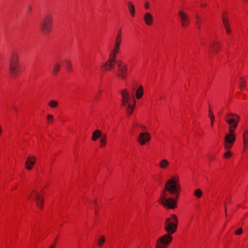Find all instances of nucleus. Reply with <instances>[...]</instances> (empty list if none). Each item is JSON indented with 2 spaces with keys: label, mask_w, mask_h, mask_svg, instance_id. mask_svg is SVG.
<instances>
[{
  "label": "nucleus",
  "mask_w": 248,
  "mask_h": 248,
  "mask_svg": "<svg viewBox=\"0 0 248 248\" xmlns=\"http://www.w3.org/2000/svg\"><path fill=\"white\" fill-rule=\"evenodd\" d=\"M52 15L50 13L44 15L40 23V29L43 34H48L52 26Z\"/></svg>",
  "instance_id": "nucleus-3"
},
{
  "label": "nucleus",
  "mask_w": 248,
  "mask_h": 248,
  "mask_svg": "<svg viewBox=\"0 0 248 248\" xmlns=\"http://www.w3.org/2000/svg\"><path fill=\"white\" fill-rule=\"evenodd\" d=\"M208 116L210 119L211 124H213L215 122V118L214 114L210 108L208 112Z\"/></svg>",
  "instance_id": "nucleus-28"
},
{
  "label": "nucleus",
  "mask_w": 248,
  "mask_h": 248,
  "mask_svg": "<svg viewBox=\"0 0 248 248\" xmlns=\"http://www.w3.org/2000/svg\"><path fill=\"white\" fill-rule=\"evenodd\" d=\"M196 18H197V24L198 25V28L199 29H200V24L202 22V20H201L200 17L198 16H196Z\"/></svg>",
  "instance_id": "nucleus-36"
},
{
  "label": "nucleus",
  "mask_w": 248,
  "mask_h": 248,
  "mask_svg": "<svg viewBox=\"0 0 248 248\" xmlns=\"http://www.w3.org/2000/svg\"><path fill=\"white\" fill-rule=\"evenodd\" d=\"M236 126L237 125H232V126H230L229 128V133H228V134H232V135H235L234 132L236 128Z\"/></svg>",
  "instance_id": "nucleus-30"
},
{
  "label": "nucleus",
  "mask_w": 248,
  "mask_h": 248,
  "mask_svg": "<svg viewBox=\"0 0 248 248\" xmlns=\"http://www.w3.org/2000/svg\"><path fill=\"white\" fill-rule=\"evenodd\" d=\"M28 199L33 200L37 207L40 209H43L44 200L42 190L32 189L29 194Z\"/></svg>",
  "instance_id": "nucleus-4"
},
{
  "label": "nucleus",
  "mask_w": 248,
  "mask_h": 248,
  "mask_svg": "<svg viewBox=\"0 0 248 248\" xmlns=\"http://www.w3.org/2000/svg\"><path fill=\"white\" fill-rule=\"evenodd\" d=\"M65 63H66V66L67 67L68 70H71L72 65H71V63L70 62L69 60H65Z\"/></svg>",
  "instance_id": "nucleus-35"
},
{
  "label": "nucleus",
  "mask_w": 248,
  "mask_h": 248,
  "mask_svg": "<svg viewBox=\"0 0 248 248\" xmlns=\"http://www.w3.org/2000/svg\"><path fill=\"white\" fill-rule=\"evenodd\" d=\"M121 94L122 96V105L124 107L127 106L126 109V112L130 115L133 110V106L129 103L130 96L127 90L124 89L122 90Z\"/></svg>",
  "instance_id": "nucleus-7"
},
{
  "label": "nucleus",
  "mask_w": 248,
  "mask_h": 248,
  "mask_svg": "<svg viewBox=\"0 0 248 248\" xmlns=\"http://www.w3.org/2000/svg\"><path fill=\"white\" fill-rule=\"evenodd\" d=\"M225 120L228 124H237L240 122V116L232 113H228L225 117Z\"/></svg>",
  "instance_id": "nucleus-11"
},
{
  "label": "nucleus",
  "mask_w": 248,
  "mask_h": 248,
  "mask_svg": "<svg viewBox=\"0 0 248 248\" xmlns=\"http://www.w3.org/2000/svg\"><path fill=\"white\" fill-rule=\"evenodd\" d=\"M102 132L99 130H95L92 135V140L93 141H96L97 139H98L100 137L101 138Z\"/></svg>",
  "instance_id": "nucleus-18"
},
{
  "label": "nucleus",
  "mask_w": 248,
  "mask_h": 248,
  "mask_svg": "<svg viewBox=\"0 0 248 248\" xmlns=\"http://www.w3.org/2000/svg\"><path fill=\"white\" fill-rule=\"evenodd\" d=\"M248 145V131H245L243 134V145L245 149Z\"/></svg>",
  "instance_id": "nucleus-21"
},
{
  "label": "nucleus",
  "mask_w": 248,
  "mask_h": 248,
  "mask_svg": "<svg viewBox=\"0 0 248 248\" xmlns=\"http://www.w3.org/2000/svg\"><path fill=\"white\" fill-rule=\"evenodd\" d=\"M105 242V237L104 236H101L98 238L97 245L99 247H102Z\"/></svg>",
  "instance_id": "nucleus-24"
},
{
  "label": "nucleus",
  "mask_w": 248,
  "mask_h": 248,
  "mask_svg": "<svg viewBox=\"0 0 248 248\" xmlns=\"http://www.w3.org/2000/svg\"><path fill=\"white\" fill-rule=\"evenodd\" d=\"M172 239V236L166 234L158 237L155 241V248H168Z\"/></svg>",
  "instance_id": "nucleus-5"
},
{
  "label": "nucleus",
  "mask_w": 248,
  "mask_h": 248,
  "mask_svg": "<svg viewBox=\"0 0 248 248\" xmlns=\"http://www.w3.org/2000/svg\"><path fill=\"white\" fill-rule=\"evenodd\" d=\"M56 244V241H55L54 243L53 244H52L48 248H55Z\"/></svg>",
  "instance_id": "nucleus-41"
},
{
  "label": "nucleus",
  "mask_w": 248,
  "mask_h": 248,
  "mask_svg": "<svg viewBox=\"0 0 248 248\" xmlns=\"http://www.w3.org/2000/svg\"><path fill=\"white\" fill-rule=\"evenodd\" d=\"M9 71L14 77H17L19 73V64L16 54H13L10 59Z\"/></svg>",
  "instance_id": "nucleus-6"
},
{
  "label": "nucleus",
  "mask_w": 248,
  "mask_h": 248,
  "mask_svg": "<svg viewBox=\"0 0 248 248\" xmlns=\"http://www.w3.org/2000/svg\"><path fill=\"white\" fill-rule=\"evenodd\" d=\"M151 139V136L148 132H141L139 134L137 141L140 146H144L147 144Z\"/></svg>",
  "instance_id": "nucleus-8"
},
{
  "label": "nucleus",
  "mask_w": 248,
  "mask_h": 248,
  "mask_svg": "<svg viewBox=\"0 0 248 248\" xmlns=\"http://www.w3.org/2000/svg\"><path fill=\"white\" fill-rule=\"evenodd\" d=\"M149 5L148 3V2H146L145 3V8L148 9L149 8Z\"/></svg>",
  "instance_id": "nucleus-43"
},
{
  "label": "nucleus",
  "mask_w": 248,
  "mask_h": 248,
  "mask_svg": "<svg viewBox=\"0 0 248 248\" xmlns=\"http://www.w3.org/2000/svg\"><path fill=\"white\" fill-rule=\"evenodd\" d=\"M13 108H14V110H15V111L16 113V112H17V111H18V108H17L16 107H13Z\"/></svg>",
  "instance_id": "nucleus-44"
},
{
  "label": "nucleus",
  "mask_w": 248,
  "mask_h": 248,
  "mask_svg": "<svg viewBox=\"0 0 248 248\" xmlns=\"http://www.w3.org/2000/svg\"><path fill=\"white\" fill-rule=\"evenodd\" d=\"M144 20L148 25H150L153 22V17L151 14L147 13L145 14L144 16Z\"/></svg>",
  "instance_id": "nucleus-17"
},
{
  "label": "nucleus",
  "mask_w": 248,
  "mask_h": 248,
  "mask_svg": "<svg viewBox=\"0 0 248 248\" xmlns=\"http://www.w3.org/2000/svg\"><path fill=\"white\" fill-rule=\"evenodd\" d=\"M107 143V136L106 135H103L101 137L100 140V146L101 148H104L106 146Z\"/></svg>",
  "instance_id": "nucleus-22"
},
{
  "label": "nucleus",
  "mask_w": 248,
  "mask_h": 248,
  "mask_svg": "<svg viewBox=\"0 0 248 248\" xmlns=\"http://www.w3.org/2000/svg\"><path fill=\"white\" fill-rule=\"evenodd\" d=\"M178 219L175 214H171L166 219L164 229L166 234L172 236L177 230Z\"/></svg>",
  "instance_id": "nucleus-2"
},
{
  "label": "nucleus",
  "mask_w": 248,
  "mask_h": 248,
  "mask_svg": "<svg viewBox=\"0 0 248 248\" xmlns=\"http://www.w3.org/2000/svg\"><path fill=\"white\" fill-rule=\"evenodd\" d=\"M245 84L246 80L244 78H240V88L241 90L243 89V88L245 87Z\"/></svg>",
  "instance_id": "nucleus-31"
},
{
  "label": "nucleus",
  "mask_w": 248,
  "mask_h": 248,
  "mask_svg": "<svg viewBox=\"0 0 248 248\" xmlns=\"http://www.w3.org/2000/svg\"><path fill=\"white\" fill-rule=\"evenodd\" d=\"M121 43V41L120 40L119 38L115 39L114 46L112 51V52H114V53H118L119 52Z\"/></svg>",
  "instance_id": "nucleus-16"
},
{
  "label": "nucleus",
  "mask_w": 248,
  "mask_h": 248,
  "mask_svg": "<svg viewBox=\"0 0 248 248\" xmlns=\"http://www.w3.org/2000/svg\"><path fill=\"white\" fill-rule=\"evenodd\" d=\"M58 104V102L54 100H51L48 103V106L51 108H56Z\"/></svg>",
  "instance_id": "nucleus-25"
},
{
  "label": "nucleus",
  "mask_w": 248,
  "mask_h": 248,
  "mask_svg": "<svg viewBox=\"0 0 248 248\" xmlns=\"http://www.w3.org/2000/svg\"><path fill=\"white\" fill-rule=\"evenodd\" d=\"M135 101L134 100V105H135Z\"/></svg>",
  "instance_id": "nucleus-49"
},
{
  "label": "nucleus",
  "mask_w": 248,
  "mask_h": 248,
  "mask_svg": "<svg viewBox=\"0 0 248 248\" xmlns=\"http://www.w3.org/2000/svg\"><path fill=\"white\" fill-rule=\"evenodd\" d=\"M47 122L48 123H53L54 122V118H53V117L52 115H50V114H48L47 116Z\"/></svg>",
  "instance_id": "nucleus-34"
},
{
  "label": "nucleus",
  "mask_w": 248,
  "mask_h": 248,
  "mask_svg": "<svg viewBox=\"0 0 248 248\" xmlns=\"http://www.w3.org/2000/svg\"><path fill=\"white\" fill-rule=\"evenodd\" d=\"M225 29L226 32L228 34H231V29H230V26H228L227 27H225Z\"/></svg>",
  "instance_id": "nucleus-38"
},
{
  "label": "nucleus",
  "mask_w": 248,
  "mask_h": 248,
  "mask_svg": "<svg viewBox=\"0 0 248 248\" xmlns=\"http://www.w3.org/2000/svg\"><path fill=\"white\" fill-rule=\"evenodd\" d=\"M27 9H28V11H29V12H31L32 9V7H31V5H29V6H28Z\"/></svg>",
  "instance_id": "nucleus-42"
},
{
  "label": "nucleus",
  "mask_w": 248,
  "mask_h": 248,
  "mask_svg": "<svg viewBox=\"0 0 248 248\" xmlns=\"http://www.w3.org/2000/svg\"><path fill=\"white\" fill-rule=\"evenodd\" d=\"M235 141V135L226 134L224 137V148L225 150H231Z\"/></svg>",
  "instance_id": "nucleus-9"
},
{
  "label": "nucleus",
  "mask_w": 248,
  "mask_h": 248,
  "mask_svg": "<svg viewBox=\"0 0 248 248\" xmlns=\"http://www.w3.org/2000/svg\"><path fill=\"white\" fill-rule=\"evenodd\" d=\"M226 152L223 154V157L226 159H229L232 156V153L230 151V150H226Z\"/></svg>",
  "instance_id": "nucleus-27"
},
{
  "label": "nucleus",
  "mask_w": 248,
  "mask_h": 248,
  "mask_svg": "<svg viewBox=\"0 0 248 248\" xmlns=\"http://www.w3.org/2000/svg\"><path fill=\"white\" fill-rule=\"evenodd\" d=\"M178 15L181 19L182 26L185 27L189 23V19H188L187 16L184 12H183L182 11H180L178 13Z\"/></svg>",
  "instance_id": "nucleus-14"
},
{
  "label": "nucleus",
  "mask_w": 248,
  "mask_h": 248,
  "mask_svg": "<svg viewBox=\"0 0 248 248\" xmlns=\"http://www.w3.org/2000/svg\"><path fill=\"white\" fill-rule=\"evenodd\" d=\"M101 92H102V91H98V93H101Z\"/></svg>",
  "instance_id": "nucleus-48"
},
{
  "label": "nucleus",
  "mask_w": 248,
  "mask_h": 248,
  "mask_svg": "<svg viewBox=\"0 0 248 248\" xmlns=\"http://www.w3.org/2000/svg\"><path fill=\"white\" fill-rule=\"evenodd\" d=\"M60 68H61V65L60 64H59L58 63L56 62L55 63H54V65H53V73L54 74V75H56L57 74V73H58V72L59 71V70L60 69Z\"/></svg>",
  "instance_id": "nucleus-26"
},
{
  "label": "nucleus",
  "mask_w": 248,
  "mask_h": 248,
  "mask_svg": "<svg viewBox=\"0 0 248 248\" xmlns=\"http://www.w3.org/2000/svg\"><path fill=\"white\" fill-rule=\"evenodd\" d=\"M180 191L179 177L178 175H173L167 181L157 202L165 208L175 209L177 206Z\"/></svg>",
  "instance_id": "nucleus-1"
},
{
  "label": "nucleus",
  "mask_w": 248,
  "mask_h": 248,
  "mask_svg": "<svg viewBox=\"0 0 248 248\" xmlns=\"http://www.w3.org/2000/svg\"><path fill=\"white\" fill-rule=\"evenodd\" d=\"M201 6H205V4H204V3H201Z\"/></svg>",
  "instance_id": "nucleus-45"
},
{
  "label": "nucleus",
  "mask_w": 248,
  "mask_h": 248,
  "mask_svg": "<svg viewBox=\"0 0 248 248\" xmlns=\"http://www.w3.org/2000/svg\"><path fill=\"white\" fill-rule=\"evenodd\" d=\"M143 94V88L142 86H140L139 89L136 91L135 96L137 99H140Z\"/></svg>",
  "instance_id": "nucleus-20"
},
{
  "label": "nucleus",
  "mask_w": 248,
  "mask_h": 248,
  "mask_svg": "<svg viewBox=\"0 0 248 248\" xmlns=\"http://www.w3.org/2000/svg\"><path fill=\"white\" fill-rule=\"evenodd\" d=\"M129 12L132 16H135V7L134 4L131 1H128L127 3Z\"/></svg>",
  "instance_id": "nucleus-19"
},
{
  "label": "nucleus",
  "mask_w": 248,
  "mask_h": 248,
  "mask_svg": "<svg viewBox=\"0 0 248 248\" xmlns=\"http://www.w3.org/2000/svg\"><path fill=\"white\" fill-rule=\"evenodd\" d=\"M114 62H112L111 61L108 60L106 63L102 66L103 70L108 71L111 70L114 67Z\"/></svg>",
  "instance_id": "nucleus-15"
},
{
  "label": "nucleus",
  "mask_w": 248,
  "mask_h": 248,
  "mask_svg": "<svg viewBox=\"0 0 248 248\" xmlns=\"http://www.w3.org/2000/svg\"><path fill=\"white\" fill-rule=\"evenodd\" d=\"M243 232V230L242 228H239L236 232L235 234L236 235H240Z\"/></svg>",
  "instance_id": "nucleus-39"
},
{
  "label": "nucleus",
  "mask_w": 248,
  "mask_h": 248,
  "mask_svg": "<svg viewBox=\"0 0 248 248\" xmlns=\"http://www.w3.org/2000/svg\"><path fill=\"white\" fill-rule=\"evenodd\" d=\"M170 162L166 158L161 159L158 162V167L163 170H167L170 166Z\"/></svg>",
  "instance_id": "nucleus-13"
},
{
  "label": "nucleus",
  "mask_w": 248,
  "mask_h": 248,
  "mask_svg": "<svg viewBox=\"0 0 248 248\" xmlns=\"http://www.w3.org/2000/svg\"><path fill=\"white\" fill-rule=\"evenodd\" d=\"M216 158V156L214 155H209L208 156V160L209 161H212L213 160H214Z\"/></svg>",
  "instance_id": "nucleus-37"
},
{
  "label": "nucleus",
  "mask_w": 248,
  "mask_h": 248,
  "mask_svg": "<svg viewBox=\"0 0 248 248\" xmlns=\"http://www.w3.org/2000/svg\"><path fill=\"white\" fill-rule=\"evenodd\" d=\"M36 158L35 156L30 155H28L26 160L25 167L28 170H32L34 166L36 163Z\"/></svg>",
  "instance_id": "nucleus-12"
},
{
  "label": "nucleus",
  "mask_w": 248,
  "mask_h": 248,
  "mask_svg": "<svg viewBox=\"0 0 248 248\" xmlns=\"http://www.w3.org/2000/svg\"><path fill=\"white\" fill-rule=\"evenodd\" d=\"M131 90H132V91H134V90H135V88H134V87H132V88H131Z\"/></svg>",
  "instance_id": "nucleus-46"
},
{
  "label": "nucleus",
  "mask_w": 248,
  "mask_h": 248,
  "mask_svg": "<svg viewBox=\"0 0 248 248\" xmlns=\"http://www.w3.org/2000/svg\"><path fill=\"white\" fill-rule=\"evenodd\" d=\"M117 53H114L111 52L109 55V58L108 60L111 61L112 62H116V55Z\"/></svg>",
  "instance_id": "nucleus-29"
},
{
  "label": "nucleus",
  "mask_w": 248,
  "mask_h": 248,
  "mask_svg": "<svg viewBox=\"0 0 248 248\" xmlns=\"http://www.w3.org/2000/svg\"><path fill=\"white\" fill-rule=\"evenodd\" d=\"M160 99H165V97L161 96V97H160Z\"/></svg>",
  "instance_id": "nucleus-47"
},
{
  "label": "nucleus",
  "mask_w": 248,
  "mask_h": 248,
  "mask_svg": "<svg viewBox=\"0 0 248 248\" xmlns=\"http://www.w3.org/2000/svg\"><path fill=\"white\" fill-rule=\"evenodd\" d=\"M222 22L223 23V25L224 26V27H227L229 26V24L228 23V20L227 18H225L224 17H222Z\"/></svg>",
  "instance_id": "nucleus-33"
},
{
  "label": "nucleus",
  "mask_w": 248,
  "mask_h": 248,
  "mask_svg": "<svg viewBox=\"0 0 248 248\" xmlns=\"http://www.w3.org/2000/svg\"><path fill=\"white\" fill-rule=\"evenodd\" d=\"M213 47L214 48L215 51L217 52L218 48L220 47L219 44L217 42H214Z\"/></svg>",
  "instance_id": "nucleus-32"
},
{
  "label": "nucleus",
  "mask_w": 248,
  "mask_h": 248,
  "mask_svg": "<svg viewBox=\"0 0 248 248\" xmlns=\"http://www.w3.org/2000/svg\"><path fill=\"white\" fill-rule=\"evenodd\" d=\"M115 38H119L120 41H122V37H121V31H120L118 32L117 36Z\"/></svg>",
  "instance_id": "nucleus-40"
},
{
  "label": "nucleus",
  "mask_w": 248,
  "mask_h": 248,
  "mask_svg": "<svg viewBox=\"0 0 248 248\" xmlns=\"http://www.w3.org/2000/svg\"><path fill=\"white\" fill-rule=\"evenodd\" d=\"M117 63L118 67V72L117 74V76L122 79H125L127 71L126 65L124 64L121 61L117 62Z\"/></svg>",
  "instance_id": "nucleus-10"
},
{
  "label": "nucleus",
  "mask_w": 248,
  "mask_h": 248,
  "mask_svg": "<svg viewBox=\"0 0 248 248\" xmlns=\"http://www.w3.org/2000/svg\"><path fill=\"white\" fill-rule=\"evenodd\" d=\"M244 1H246L247 0H243Z\"/></svg>",
  "instance_id": "nucleus-50"
},
{
  "label": "nucleus",
  "mask_w": 248,
  "mask_h": 248,
  "mask_svg": "<svg viewBox=\"0 0 248 248\" xmlns=\"http://www.w3.org/2000/svg\"><path fill=\"white\" fill-rule=\"evenodd\" d=\"M194 195L198 199H200L203 195V193L201 189L198 188L195 190Z\"/></svg>",
  "instance_id": "nucleus-23"
}]
</instances>
